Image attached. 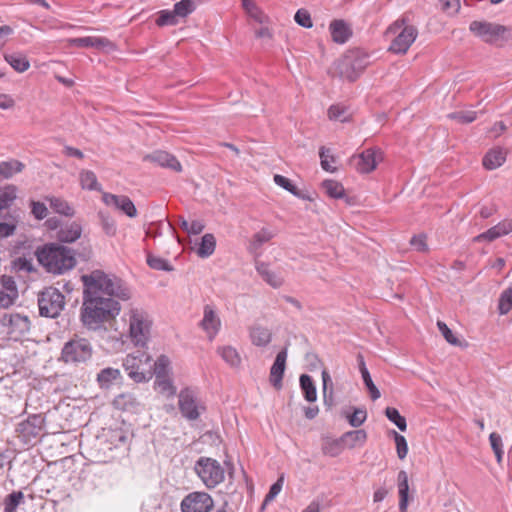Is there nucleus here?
Wrapping results in <instances>:
<instances>
[{
  "label": "nucleus",
  "mask_w": 512,
  "mask_h": 512,
  "mask_svg": "<svg viewBox=\"0 0 512 512\" xmlns=\"http://www.w3.org/2000/svg\"><path fill=\"white\" fill-rule=\"evenodd\" d=\"M341 415L348 420V423L354 427H360L367 419V412L365 408H354L353 412L349 414L346 411H342Z\"/></svg>",
  "instance_id": "obj_43"
},
{
  "label": "nucleus",
  "mask_w": 512,
  "mask_h": 512,
  "mask_svg": "<svg viewBox=\"0 0 512 512\" xmlns=\"http://www.w3.org/2000/svg\"><path fill=\"white\" fill-rule=\"evenodd\" d=\"M392 435L396 444L397 456L399 459L403 460L408 454L407 441L403 435L399 434L395 430L392 431Z\"/></svg>",
  "instance_id": "obj_54"
},
{
  "label": "nucleus",
  "mask_w": 512,
  "mask_h": 512,
  "mask_svg": "<svg viewBox=\"0 0 512 512\" xmlns=\"http://www.w3.org/2000/svg\"><path fill=\"white\" fill-rule=\"evenodd\" d=\"M469 29L475 36L488 44H496L500 40H505L506 34L510 31L507 26L477 20L470 23Z\"/></svg>",
  "instance_id": "obj_8"
},
{
  "label": "nucleus",
  "mask_w": 512,
  "mask_h": 512,
  "mask_svg": "<svg viewBox=\"0 0 512 512\" xmlns=\"http://www.w3.org/2000/svg\"><path fill=\"white\" fill-rule=\"evenodd\" d=\"M398 492H399V511L407 512L408 503H409V484L408 482H398Z\"/></svg>",
  "instance_id": "obj_53"
},
{
  "label": "nucleus",
  "mask_w": 512,
  "mask_h": 512,
  "mask_svg": "<svg viewBox=\"0 0 512 512\" xmlns=\"http://www.w3.org/2000/svg\"><path fill=\"white\" fill-rule=\"evenodd\" d=\"M102 201L105 205L119 210L130 218L137 216V209L128 196L104 192L102 194Z\"/></svg>",
  "instance_id": "obj_15"
},
{
  "label": "nucleus",
  "mask_w": 512,
  "mask_h": 512,
  "mask_svg": "<svg viewBox=\"0 0 512 512\" xmlns=\"http://www.w3.org/2000/svg\"><path fill=\"white\" fill-rule=\"evenodd\" d=\"M250 339L253 345L265 347L271 342L272 334L269 329L255 325L250 329Z\"/></svg>",
  "instance_id": "obj_32"
},
{
  "label": "nucleus",
  "mask_w": 512,
  "mask_h": 512,
  "mask_svg": "<svg viewBox=\"0 0 512 512\" xmlns=\"http://www.w3.org/2000/svg\"><path fill=\"white\" fill-rule=\"evenodd\" d=\"M123 321L132 344L144 348L151 335L152 319L149 313L142 307L130 305L124 312Z\"/></svg>",
  "instance_id": "obj_3"
},
{
  "label": "nucleus",
  "mask_w": 512,
  "mask_h": 512,
  "mask_svg": "<svg viewBox=\"0 0 512 512\" xmlns=\"http://www.w3.org/2000/svg\"><path fill=\"white\" fill-rule=\"evenodd\" d=\"M24 503V494L21 491H13L4 499L3 512H17V508Z\"/></svg>",
  "instance_id": "obj_42"
},
{
  "label": "nucleus",
  "mask_w": 512,
  "mask_h": 512,
  "mask_svg": "<svg viewBox=\"0 0 512 512\" xmlns=\"http://www.w3.org/2000/svg\"><path fill=\"white\" fill-rule=\"evenodd\" d=\"M38 306L41 316L55 318L65 306L64 296L58 289L48 287L40 294Z\"/></svg>",
  "instance_id": "obj_9"
},
{
  "label": "nucleus",
  "mask_w": 512,
  "mask_h": 512,
  "mask_svg": "<svg viewBox=\"0 0 512 512\" xmlns=\"http://www.w3.org/2000/svg\"><path fill=\"white\" fill-rule=\"evenodd\" d=\"M3 57L4 60L18 73H23L30 68V62L23 53H5Z\"/></svg>",
  "instance_id": "obj_31"
},
{
  "label": "nucleus",
  "mask_w": 512,
  "mask_h": 512,
  "mask_svg": "<svg viewBox=\"0 0 512 512\" xmlns=\"http://www.w3.org/2000/svg\"><path fill=\"white\" fill-rule=\"evenodd\" d=\"M512 231V220H503L502 222H499L497 225L491 227L484 233H481L477 235L474 238L475 242H481V241H494L497 238L507 235Z\"/></svg>",
  "instance_id": "obj_21"
},
{
  "label": "nucleus",
  "mask_w": 512,
  "mask_h": 512,
  "mask_svg": "<svg viewBox=\"0 0 512 512\" xmlns=\"http://www.w3.org/2000/svg\"><path fill=\"white\" fill-rule=\"evenodd\" d=\"M105 436L110 440L114 447L123 445L127 441V436L121 429L109 430Z\"/></svg>",
  "instance_id": "obj_59"
},
{
  "label": "nucleus",
  "mask_w": 512,
  "mask_h": 512,
  "mask_svg": "<svg viewBox=\"0 0 512 512\" xmlns=\"http://www.w3.org/2000/svg\"><path fill=\"white\" fill-rule=\"evenodd\" d=\"M47 201L54 212L67 217H72L74 215L73 207L63 198L52 196L48 197Z\"/></svg>",
  "instance_id": "obj_40"
},
{
  "label": "nucleus",
  "mask_w": 512,
  "mask_h": 512,
  "mask_svg": "<svg viewBox=\"0 0 512 512\" xmlns=\"http://www.w3.org/2000/svg\"><path fill=\"white\" fill-rule=\"evenodd\" d=\"M17 190L14 186H7L0 192V208L7 209L16 199Z\"/></svg>",
  "instance_id": "obj_51"
},
{
  "label": "nucleus",
  "mask_w": 512,
  "mask_h": 512,
  "mask_svg": "<svg viewBox=\"0 0 512 512\" xmlns=\"http://www.w3.org/2000/svg\"><path fill=\"white\" fill-rule=\"evenodd\" d=\"M367 440V433L363 429L347 431L341 436V442L344 449H354L361 447Z\"/></svg>",
  "instance_id": "obj_26"
},
{
  "label": "nucleus",
  "mask_w": 512,
  "mask_h": 512,
  "mask_svg": "<svg viewBox=\"0 0 512 512\" xmlns=\"http://www.w3.org/2000/svg\"><path fill=\"white\" fill-rule=\"evenodd\" d=\"M123 367L129 378L136 383L148 382L153 377L152 357L146 351L138 350L126 355Z\"/></svg>",
  "instance_id": "obj_5"
},
{
  "label": "nucleus",
  "mask_w": 512,
  "mask_h": 512,
  "mask_svg": "<svg viewBox=\"0 0 512 512\" xmlns=\"http://www.w3.org/2000/svg\"><path fill=\"white\" fill-rule=\"evenodd\" d=\"M201 0H181L174 5V11L179 18H184L192 13Z\"/></svg>",
  "instance_id": "obj_46"
},
{
  "label": "nucleus",
  "mask_w": 512,
  "mask_h": 512,
  "mask_svg": "<svg viewBox=\"0 0 512 512\" xmlns=\"http://www.w3.org/2000/svg\"><path fill=\"white\" fill-rule=\"evenodd\" d=\"M155 386L161 394H164L167 397H171L176 394V387L173 384L171 375L155 378Z\"/></svg>",
  "instance_id": "obj_45"
},
{
  "label": "nucleus",
  "mask_w": 512,
  "mask_h": 512,
  "mask_svg": "<svg viewBox=\"0 0 512 512\" xmlns=\"http://www.w3.org/2000/svg\"><path fill=\"white\" fill-rule=\"evenodd\" d=\"M322 190L324 193L332 199H344L348 202V196L346 194L343 184L333 179H322Z\"/></svg>",
  "instance_id": "obj_27"
},
{
  "label": "nucleus",
  "mask_w": 512,
  "mask_h": 512,
  "mask_svg": "<svg viewBox=\"0 0 512 512\" xmlns=\"http://www.w3.org/2000/svg\"><path fill=\"white\" fill-rule=\"evenodd\" d=\"M217 354L223 359L225 363L233 368H238L241 365L242 358L238 350L231 345L219 346Z\"/></svg>",
  "instance_id": "obj_30"
},
{
  "label": "nucleus",
  "mask_w": 512,
  "mask_h": 512,
  "mask_svg": "<svg viewBox=\"0 0 512 512\" xmlns=\"http://www.w3.org/2000/svg\"><path fill=\"white\" fill-rule=\"evenodd\" d=\"M437 327L439 331L441 332L442 336L445 338V340L454 346H460L461 342L459 339L452 333L451 329L442 321L437 322Z\"/></svg>",
  "instance_id": "obj_58"
},
{
  "label": "nucleus",
  "mask_w": 512,
  "mask_h": 512,
  "mask_svg": "<svg viewBox=\"0 0 512 512\" xmlns=\"http://www.w3.org/2000/svg\"><path fill=\"white\" fill-rule=\"evenodd\" d=\"M327 114L331 121L346 122L349 120L348 110L344 105L341 104L330 106Z\"/></svg>",
  "instance_id": "obj_48"
},
{
  "label": "nucleus",
  "mask_w": 512,
  "mask_h": 512,
  "mask_svg": "<svg viewBox=\"0 0 512 512\" xmlns=\"http://www.w3.org/2000/svg\"><path fill=\"white\" fill-rule=\"evenodd\" d=\"M178 406L182 416L188 420H197L205 407L190 388L182 389L178 395Z\"/></svg>",
  "instance_id": "obj_11"
},
{
  "label": "nucleus",
  "mask_w": 512,
  "mask_h": 512,
  "mask_svg": "<svg viewBox=\"0 0 512 512\" xmlns=\"http://www.w3.org/2000/svg\"><path fill=\"white\" fill-rule=\"evenodd\" d=\"M294 19L298 25L304 28H311L313 26L311 15L306 9H299L295 14Z\"/></svg>",
  "instance_id": "obj_60"
},
{
  "label": "nucleus",
  "mask_w": 512,
  "mask_h": 512,
  "mask_svg": "<svg viewBox=\"0 0 512 512\" xmlns=\"http://www.w3.org/2000/svg\"><path fill=\"white\" fill-rule=\"evenodd\" d=\"M148 265L156 270L169 271L171 267L169 263L160 257L148 256L147 258Z\"/></svg>",
  "instance_id": "obj_64"
},
{
  "label": "nucleus",
  "mask_w": 512,
  "mask_h": 512,
  "mask_svg": "<svg viewBox=\"0 0 512 512\" xmlns=\"http://www.w3.org/2000/svg\"><path fill=\"white\" fill-rule=\"evenodd\" d=\"M30 320L27 316L13 313L8 319V333L11 337L18 339L30 330Z\"/></svg>",
  "instance_id": "obj_20"
},
{
  "label": "nucleus",
  "mask_w": 512,
  "mask_h": 512,
  "mask_svg": "<svg viewBox=\"0 0 512 512\" xmlns=\"http://www.w3.org/2000/svg\"><path fill=\"white\" fill-rule=\"evenodd\" d=\"M273 180L276 185L280 186L281 188L285 189L286 191L290 192L291 194H293L297 197H302L300 195L297 187L294 184H292L290 179H288L287 177L276 174V175H274Z\"/></svg>",
  "instance_id": "obj_56"
},
{
  "label": "nucleus",
  "mask_w": 512,
  "mask_h": 512,
  "mask_svg": "<svg viewBox=\"0 0 512 512\" xmlns=\"http://www.w3.org/2000/svg\"><path fill=\"white\" fill-rule=\"evenodd\" d=\"M370 58V54L361 48L349 49L328 68L327 73L354 82L370 65Z\"/></svg>",
  "instance_id": "obj_2"
},
{
  "label": "nucleus",
  "mask_w": 512,
  "mask_h": 512,
  "mask_svg": "<svg viewBox=\"0 0 512 512\" xmlns=\"http://www.w3.org/2000/svg\"><path fill=\"white\" fill-rule=\"evenodd\" d=\"M81 234V225L77 222H72L60 229L58 237L62 242L72 243L79 239Z\"/></svg>",
  "instance_id": "obj_34"
},
{
  "label": "nucleus",
  "mask_w": 512,
  "mask_h": 512,
  "mask_svg": "<svg viewBox=\"0 0 512 512\" xmlns=\"http://www.w3.org/2000/svg\"><path fill=\"white\" fill-rule=\"evenodd\" d=\"M182 512H210L214 507L212 497L206 492H191L180 504Z\"/></svg>",
  "instance_id": "obj_12"
},
{
  "label": "nucleus",
  "mask_w": 512,
  "mask_h": 512,
  "mask_svg": "<svg viewBox=\"0 0 512 512\" xmlns=\"http://www.w3.org/2000/svg\"><path fill=\"white\" fill-rule=\"evenodd\" d=\"M84 286L81 321L89 330H99L121 312L119 301L132 297L131 289L116 275L93 270L81 276Z\"/></svg>",
  "instance_id": "obj_1"
},
{
  "label": "nucleus",
  "mask_w": 512,
  "mask_h": 512,
  "mask_svg": "<svg viewBox=\"0 0 512 512\" xmlns=\"http://www.w3.org/2000/svg\"><path fill=\"white\" fill-rule=\"evenodd\" d=\"M216 247V239L213 234L207 233L202 238L196 249V253L200 258H208L211 256Z\"/></svg>",
  "instance_id": "obj_35"
},
{
  "label": "nucleus",
  "mask_w": 512,
  "mask_h": 512,
  "mask_svg": "<svg viewBox=\"0 0 512 512\" xmlns=\"http://www.w3.org/2000/svg\"><path fill=\"white\" fill-rule=\"evenodd\" d=\"M121 379V372L117 368H111L107 367L102 369L97 374V382L100 388L107 389L109 388L114 382Z\"/></svg>",
  "instance_id": "obj_33"
},
{
  "label": "nucleus",
  "mask_w": 512,
  "mask_h": 512,
  "mask_svg": "<svg viewBox=\"0 0 512 512\" xmlns=\"http://www.w3.org/2000/svg\"><path fill=\"white\" fill-rule=\"evenodd\" d=\"M341 437L338 439H322V452L332 457L338 456L344 451Z\"/></svg>",
  "instance_id": "obj_44"
},
{
  "label": "nucleus",
  "mask_w": 512,
  "mask_h": 512,
  "mask_svg": "<svg viewBox=\"0 0 512 512\" xmlns=\"http://www.w3.org/2000/svg\"><path fill=\"white\" fill-rule=\"evenodd\" d=\"M386 417L394 423L400 431H406L407 422L406 419L400 415L399 411L394 407H387L385 409Z\"/></svg>",
  "instance_id": "obj_50"
},
{
  "label": "nucleus",
  "mask_w": 512,
  "mask_h": 512,
  "mask_svg": "<svg viewBox=\"0 0 512 512\" xmlns=\"http://www.w3.org/2000/svg\"><path fill=\"white\" fill-rule=\"evenodd\" d=\"M276 234V230H273L268 227L261 228L258 232H256L253 235L252 239L250 240L248 247L249 251L252 253H256L264 243L270 241L272 238L276 236Z\"/></svg>",
  "instance_id": "obj_29"
},
{
  "label": "nucleus",
  "mask_w": 512,
  "mask_h": 512,
  "mask_svg": "<svg viewBox=\"0 0 512 512\" xmlns=\"http://www.w3.org/2000/svg\"><path fill=\"white\" fill-rule=\"evenodd\" d=\"M498 309L501 315L507 314L512 309V287L505 289L501 293Z\"/></svg>",
  "instance_id": "obj_52"
},
{
  "label": "nucleus",
  "mask_w": 512,
  "mask_h": 512,
  "mask_svg": "<svg viewBox=\"0 0 512 512\" xmlns=\"http://www.w3.org/2000/svg\"><path fill=\"white\" fill-rule=\"evenodd\" d=\"M322 170L334 173L338 170V159L330 153V149L322 147Z\"/></svg>",
  "instance_id": "obj_49"
},
{
  "label": "nucleus",
  "mask_w": 512,
  "mask_h": 512,
  "mask_svg": "<svg viewBox=\"0 0 512 512\" xmlns=\"http://www.w3.org/2000/svg\"><path fill=\"white\" fill-rule=\"evenodd\" d=\"M36 256L39 263L53 274H63L76 265L72 250L58 244L45 245L37 250Z\"/></svg>",
  "instance_id": "obj_4"
},
{
  "label": "nucleus",
  "mask_w": 512,
  "mask_h": 512,
  "mask_svg": "<svg viewBox=\"0 0 512 512\" xmlns=\"http://www.w3.org/2000/svg\"><path fill=\"white\" fill-rule=\"evenodd\" d=\"M200 327L205 332L208 340L215 339L221 328V319L214 306L209 304L204 306Z\"/></svg>",
  "instance_id": "obj_14"
},
{
  "label": "nucleus",
  "mask_w": 512,
  "mask_h": 512,
  "mask_svg": "<svg viewBox=\"0 0 512 512\" xmlns=\"http://www.w3.org/2000/svg\"><path fill=\"white\" fill-rule=\"evenodd\" d=\"M194 471L208 489L215 488L225 480L224 467L210 457H200L195 462Z\"/></svg>",
  "instance_id": "obj_6"
},
{
  "label": "nucleus",
  "mask_w": 512,
  "mask_h": 512,
  "mask_svg": "<svg viewBox=\"0 0 512 512\" xmlns=\"http://www.w3.org/2000/svg\"><path fill=\"white\" fill-rule=\"evenodd\" d=\"M382 159V152L378 148H368L355 158L356 170L360 173L372 172Z\"/></svg>",
  "instance_id": "obj_16"
},
{
  "label": "nucleus",
  "mask_w": 512,
  "mask_h": 512,
  "mask_svg": "<svg viewBox=\"0 0 512 512\" xmlns=\"http://www.w3.org/2000/svg\"><path fill=\"white\" fill-rule=\"evenodd\" d=\"M490 445L492 447V450L497 458L498 462H501L502 455H503V449H502V438L501 436L496 433L492 432L489 436Z\"/></svg>",
  "instance_id": "obj_57"
},
{
  "label": "nucleus",
  "mask_w": 512,
  "mask_h": 512,
  "mask_svg": "<svg viewBox=\"0 0 512 512\" xmlns=\"http://www.w3.org/2000/svg\"><path fill=\"white\" fill-rule=\"evenodd\" d=\"M79 182L81 188L90 191H100L101 185L97 180L96 174L91 170H81L79 173Z\"/></svg>",
  "instance_id": "obj_37"
},
{
  "label": "nucleus",
  "mask_w": 512,
  "mask_h": 512,
  "mask_svg": "<svg viewBox=\"0 0 512 512\" xmlns=\"http://www.w3.org/2000/svg\"><path fill=\"white\" fill-rule=\"evenodd\" d=\"M43 425L44 418L42 415L34 414L29 416L25 421L18 424L17 432L19 433V437L22 438L23 442L29 443L40 435Z\"/></svg>",
  "instance_id": "obj_13"
},
{
  "label": "nucleus",
  "mask_w": 512,
  "mask_h": 512,
  "mask_svg": "<svg viewBox=\"0 0 512 512\" xmlns=\"http://www.w3.org/2000/svg\"><path fill=\"white\" fill-rule=\"evenodd\" d=\"M284 484V475L282 474L277 481L270 487L269 492L267 493L266 503L272 502L278 494L281 492Z\"/></svg>",
  "instance_id": "obj_63"
},
{
  "label": "nucleus",
  "mask_w": 512,
  "mask_h": 512,
  "mask_svg": "<svg viewBox=\"0 0 512 512\" xmlns=\"http://www.w3.org/2000/svg\"><path fill=\"white\" fill-rule=\"evenodd\" d=\"M67 42L70 46H76L80 48L94 47L102 49L111 45V42L107 38L95 36L70 38L67 40Z\"/></svg>",
  "instance_id": "obj_25"
},
{
  "label": "nucleus",
  "mask_w": 512,
  "mask_h": 512,
  "mask_svg": "<svg viewBox=\"0 0 512 512\" xmlns=\"http://www.w3.org/2000/svg\"><path fill=\"white\" fill-rule=\"evenodd\" d=\"M287 351H280L270 369V382L276 388L282 387V378L285 371Z\"/></svg>",
  "instance_id": "obj_24"
},
{
  "label": "nucleus",
  "mask_w": 512,
  "mask_h": 512,
  "mask_svg": "<svg viewBox=\"0 0 512 512\" xmlns=\"http://www.w3.org/2000/svg\"><path fill=\"white\" fill-rule=\"evenodd\" d=\"M178 19L179 17L176 15L174 10H162L159 13L156 23L159 26L176 25L178 23Z\"/></svg>",
  "instance_id": "obj_55"
},
{
  "label": "nucleus",
  "mask_w": 512,
  "mask_h": 512,
  "mask_svg": "<svg viewBox=\"0 0 512 512\" xmlns=\"http://www.w3.org/2000/svg\"><path fill=\"white\" fill-rule=\"evenodd\" d=\"M341 390L342 387L334 384L330 375L326 371H322V396L327 409H331L339 403L338 394Z\"/></svg>",
  "instance_id": "obj_18"
},
{
  "label": "nucleus",
  "mask_w": 512,
  "mask_h": 512,
  "mask_svg": "<svg viewBox=\"0 0 512 512\" xmlns=\"http://www.w3.org/2000/svg\"><path fill=\"white\" fill-rule=\"evenodd\" d=\"M300 387L304 394V398L308 402H315L317 400V390L312 378L307 374L300 376Z\"/></svg>",
  "instance_id": "obj_41"
},
{
  "label": "nucleus",
  "mask_w": 512,
  "mask_h": 512,
  "mask_svg": "<svg viewBox=\"0 0 512 512\" xmlns=\"http://www.w3.org/2000/svg\"><path fill=\"white\" fill-rule=\"evenodd\" d=\"M92 346L86 339H72L65 343L61 352V359L65 363H80L89 360L92 356Z\"/></svg>",
  "instance_id": "obj_10"
},
{
  "label": "nucleus",
  "mask_w": 512,
  "mask_h": 512,
  "mask_svg": "<svg viewBox=\"0 0 512 512\" xmlns=\"http://www.w3.org/2000/svg\"><path fill=\"white\" fill-rule=\"evenodd\" d=\"M387 35H395L389 51L405 54L417 38L418 30L413 25H404V19L395 21L388 29Z\"/></svg>",
  "instance_id": "obj_7"
},
{
  "label": "nucleus",
  "mask_w": 512,
  "mask_h": 512,
  "mask_svg": "<svg viewBox=\"0 0 512 512\" xmlns=\"http://www.w3.org/2000/svg\"><path fill=\"white\" fill-rule=\"evenodd\" d=\"M255 268L261 278L271 287L279 288L284 284V277L279 272L273 270L270 264L256 262Z\"/></svg>",
  "instance_id": "obj_22"
},
{
  "label": "nucleus",
  "mask_w": 512,
  "mask_h": 512,
  "mask_svg": "<svg viewBox=\"0 0 512 512\" xmlns=\"http://www.w3.org/2000/svg\"><path fill=\"white\" fill-rule=\"evenodd\" d=\"M14 269L19 272H32L34 265L32 259L26 257H19L13 263Z\"/></svg>",
  "instance_id": "obj_62"
},
{
  "label": "nucleus",
  "mask_w": 512,
  "mask_h": 512,
  "mask_svg": "<svg viewBox=\"0 0 512 512\" xmlns=\"http://www.w3.org/2000/svg\"><path fill=\"white\" fill-rule=\"evenodd\" d=\"M144 160L178 172L182 169L179 161L173 155L165 151H154L153 153L146 155Z\"/></svg>",
  "instance_id": "obj_23"
},
{
  "label": "nucleus",
  "mask_w": 512,
  "mask_h": 512,
  "mask_svg": "<svg viewBox=\"0 0 512 512\" xmlns=\"http://www.w3.org/2000/svg\"><path fill=\"white\" fill-rule=\"evenodd\" d=\"M329 33L334 43L345 44L353 35L351 26L342 19H335L329 25Z\"/></svg>",
  "instance_id": "obj_19"
},
{
  "label": "nucleus",
  "mask_w": 512,
  "mask_h": 512,
  "mask_svg": "<svg viewBox=\"0 0 512 512\" xmlns=\"http://www.w3.org/2000/svg\"><path fill=\"white\" fill-rule=\"evenodd\" d=\"M23 168V163L15 159L0 162V180L11 178L13 175L20 173Z\"/></svg>",
  "instance_id": "obj_39"
},
{
  "label": "nucleus",
  "mask_w": 512,
  "mask_h": 512,
  "mask_svg": "<svg viewBox=\"0 0 512 512\" xmlns=\"http://www.w3.org/2000/svg\"><path fill=\"white\" fill-rule=\"evenodd\" d=\"M152 372L155 378L171 375L172 367L170 358L166 355H160L154 363H152Z\"/></svg>",
  "instance_id": "obj_36"
},
{
  "label": "nucleus",
  "mask_w": 512,
  "mask_h": 512,
  "mask_svg": "<svg viewBox=\"0 0 512 512\" xmlns=\"http://www.w3.org/2000/svg\"><path fill=\"white\" fill-rule=\"evenodd\" d=\"M447 117L460 124H469L477 119V112L472 110H460L449 113Z\"/></svg>",
  "instance_id": "obj_47"
},
{
  "label": "nucleus",
  "mask_w": 512,
  "mask_h": 512,
  "mask_svg": "<svg viewBox=\"0 0 512 512\" xmlns=\"http://www.w3.org/2000/svg\"><path fill=\"white\" fill-rule=\"evenodd\" d=\"M358 364H359V370L362 375L363 382H364L365 386L367 387V389L375 386V384L373 383L372 378L370 376V373L366 367L364 358L361 354L358 355Z\"/></svg>",
  "instance_id": "obj_61"
},
{
  "label": "nucleus",
  "mask_w": 512,
  "mask_h": 512,
  "mask_svg": "<svg viewBox=\"0 0 512 512\" xmlns=\"http://www.w3.org/2000/svg\"><path fill=\"white\" fill-rule=\"evenodd\" d=\"M113 406L118 410L136 412L140 406L134 394L126 392L117 395L113 400Z\"/></svg>",
  "instance_id": "obj_28"
},
{
  "label": "nucleus",
  "mask_w": 512,
  "mask_h": 512,
  "mask_svg": "<svg viewBox=\"0 0 512 512\" xmlns=\"http://www.w3.org/2000/svg\"><path fill=\"white\" fill-rule=\"evenodd\" d=\"M18 298V287L11 276H0V308H8Z\"/></svg>",
  "instance_id": "obj_17"
},
{
  "label": "nucleus",
  "mask_w": 512,
  "mask_h": 512,
  "mask_svg": "<svg viewBox=\"0 0 512 512\" xmlns=\"http://www.w3.org/2000/svg\"><path fill=\"white\" fill-rule=\"evenodd\" d=\"M505 161V153L502 149H492L483 158V165L488 170L500 167Z\"/></svg>",
  "instance_id": "obj_38"
}]
</instances>
